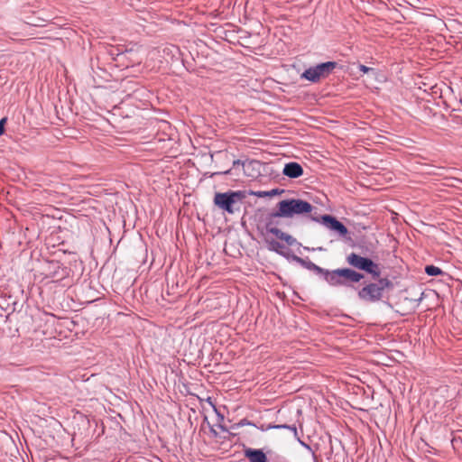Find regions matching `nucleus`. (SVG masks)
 <instances>
[{
    "instance_id": "obj_1",
    "label": "nucleus",
    "mask_w": 462,
    "mask_h": 462,
    "mask_svg": "<svg viewBox=\"0 0 462 462\" xmlns=\"http://www.w3.org/2000/svg\"><path fill=\"white\" fill-rule=\"evenodd\" d=\"M364 274L351 268L328 270L325 282L332 287H353V283L364 279Z\"/></svg>"
},
{
    "instance_id": "obj_2",
    "label": "nucleus",
    "mask_w": 462,
    "mask_h": 462,
    "mask_svg": "<svg viewBox=\"0 0 462 462\" xmlns=\"http://www.w3.org/2000/svg\"><path fill=\"white\" fill-rule=\"evenodd\" d=\"M313 206L300 199H283L278 203V210L276 216H283V217H291L294 215L310 213Z\"/></svg>"
},
{
    "instance_id": "obj_3",
    "label": "nucleus",
    "mask_w": 462,
    "mask_h": 462,
    "mask_svg": "<svg viewBox=\"0 0 462 462\" xmlns=\"http://www.w3.org/2000/svg\"><path fill=\"white\" fill-rule=\"evenodd\" d=\"M245 192L241 190H228L226 192H217L214 197V204L228 214H234L239 210L236 208L238 202L245 199Z\"/></svg>"
},
{
    "instance_id": "obj_4",
    "label": "nucleus",
    "mask_w": 462,
    "mask_h": 462,
    "mask_svg": "<svg viewBox=\"0 0 462 462\" xmlns=\"http://www.w3.org/2000/svg\"><path fill=\"white\" fill-rule=\"evenodd\" d=\"M337 67L336 61H326L306 69L300 78L312 83L319 82L321 79L328 77Z\"/></svg>"
},
{
    "instance_id": "obj_5",
    "label": "nucleus",
    "mask_w": 462,
    "mask_h": 462,
    "mask_svg": "<svg viewBox=\"0 0 462 462\" xmlns=\"http://www.w3.org/2000/svg\"><path fill=\"white\" fill-rule=\"evenodd\" d=\"M346 261L350 266L371 274L373 278H378L381 274L379 265L368 257L351 253L347 254Z\"/></svg>"
},
{
    "instance_id": "obj_6",
    "label": "nucleus",
    "mask_w": 462,
    "mask_h": 462,
    "mask_svg": "<svg viewBox=\"0 0 462 462\" xmlns=\"http://www.w3.org/2000/svg\"><path fill=\"white\" fill-rule=\"evenodd\" d=\"M311 219L322 224L326 228L335 232L341 237H345L348 234L346 226L334 216L326 214L322 215L320 217H311Z\"/></svg>"
},
{
    "instance_id": "obj_7",
    "label": "nucleus",
    "mask_w": 462,
    "mask_h": 462,
    "mask_svg": "<svg viewBox=\"0 0 462 462\" xmlns=\"http://www.w3.org/2000/svg\"><path fill=\"white\" fill-rule=\"evenodd\" d=\"M358 298L365 302H376L383 298V288L375 282H370L357 292Z\"/></svg>"
},
{
    "instance_id": "obj_8",
    "label": "nucleus",
    "mask_w": 462,
    "mask_h": 462,
    "mask_svg": "<svg viewBox=\"0 0 462 462\" xmlns=\"http://www.w3.org/2000/svg\"><path fill=\"white\" fill-rule=\"evenodd\" d=\"M266 243L269 251L276 253L290 262H293V258H295L296 254H294L290 249L286 248L284 245L274 239H266Z\"/></svg>"
},
{
    "instance_id": "obj_9",
    "label": "nucleus",
    "mask_w": 462,
    "mask_h": 462,
    "mask_svg": "<svg viewBox=\"0 0 462 462\" xmlns=\"http://www.w3.org/2000/svg\"><path fill=\"white\" fill-rule=\"evenodd\" d=\"M293 262L299 263L302 267L306 268L307 270L314 272L317 275L320 276L324 281L326 277V273H328V269L322 268L316 263H312L310 260L303 259L299 256H295L293 258Z\"/></svg>"
},
{
    "instance_id": "obj_10",
    "label": "nucleus",
    "mask_w": 462,
    "mask_h": 462,
    "mask_svg": "<svg viewBox=\"0 0 462 462\" xmlns=\"http://www.w3.org/2000/svg\"><path fill=\"white\" fill-rule=\"evenodd\" d=\"M244 455L249 462H269L266 454L260 448H245Z\"/></svg>"
},
{
    "instance_id": "obj_11",
    "label": "nucleus",
    "mask_w": 462,
    "mask_h": 462,
    "mask_svg": "<svg viewBox=\"0 0 462 462\" xmlns=\"http://www.w3.org/2000/svg\"><path fill=\"white\" fill-rule=\"evenodd\" d=\"M282 174L288 178L296 179L302 176L303 168L296 162H290L284 165Z\"/></svg>"
},
{
    "instance_id": "obj_12",
    "label": "nucleus",
    "mask_w": 462,
    "mask_h": 462,
    "mask_svg": "<svg viewBox=\"0 0 462 462\" xmlns=\"http://www.w3.org/2000/svg\"><path fill=\"white\" fill-rule=\"evenodd\" d=\"M276 214H277V211L271 212L265 217V219H264V221H265L264 227H265L266 232L273 235L274 236L278 234L277 233L278 231H281V229H279L277 227L278 221L276 220V218L283 217V216H276Z\"/></svg>"
},
{
    "instance_id": "obj_13",
    "label": "nucleus",
    "mask_w": 462,
    "mask_h": 462,
    "mask_svg": "<svg viewBox=\"0 0 462 462\" xmlns=\"http://www.w3.org/2000/svg\"><path fill=\"white\" fill-rule=\"evenodd\" d=\"M277 233L278 234L275 236L278 239L284 241L289 246H293V245L300 246L301 245V244L300 242H298L297 239L295 237H293L292 236H291L290 234H287L282 230L278 231Z\"/></svg>"
},
{
    "instance_id": "obj_14",
    "label": "nucleus",
    "mask_w": 462,
    "mask_h": 462,
    "mask_svg": "<svg viewBox=\"0 0 462 462\" xmlns=\"http://www.w3.org/2000/svg\"><path fill=\"white\" fill-rule=\"evenodd\" d=\"M283 192L282 189H273L271 190H257V191H251L250 194L257 197V198H266V197H273L275 195L281 194Z\"/></svg>"
},
{
    "instance_id": "obj_15",
    "label": "nucleus",
    "mask_w": 462,
    "mask_h": 462,
    "mask_svg": "<svg viewBox=\"0 0 462 462\" xmlns=\"http://www.w3.org/2000/svg\"><path fill=\"white\" fill-rule=\"evenodd\" d=\"M425 273L429 276H438L444 274V272L439 267L432 264L425 266Z\"/></svg>"
},
{
    "instance_id": "obj_16",
    "label": "nucleus",
    "mask_w": 462,
    "mask_h": 462,
    "mask_svg": "<svg viewBox=\"0 0 462 462\" xmlns=\"http://www.w3.org/2000/svg\"><path fill=\"white\" fill-rule=\"evenodd\" d=\"M244 426H253V427H256V424H254V422H252V421L248 420L247 419H242V420H240L238 422L234 423V424L231 426V429H232V430H238L239 428L244 427Z\"/></svg>"
},
{
    "instance_id": "obj_17",
    "label": "nucleus",
    "mask_w": 462,
    "mask_h": 462,
    "mask_svg": "<svg viewBox=\"0 0 462 462\" xmlns=\"http://www.w3.org/2000/svg\"><path fill=\"white\" fill-rule=\"evenodd\" d=\"M377 284L383 288V291L385 288L392 286V282L387 278H380Z\"/></svg>"
},
{
    "instance_id": "obj_18",
    "label": "nucleus",
    "mask_w": 462,
    "mask_h": 462,
    "mask_svg": "<svg viewBox=\"0 0 462 462\" xmlns=\"http://www.w3.org/2000/svg\"><path fill=\"white\" fill-rule=\"evenodd\" d=\"M297 441L300 444V446H302L304 448H306L308 451L311 452L313 457H315V454H314V451L312 450L311 447L307 444L306 442H304L303 440L300 439V438L299 437L298 439H296Z\"/></svg>"
},
{
    "instance_id": "obj_19",
    "label": "nucleus",
    "mask_w": 462,
    "mask_h": 462,
    "mask_svg": "<svg viewBox=\"0 0 462 462\" xmlns=\"http://www.w3.org/2000/svg\"><path fill=\"white\" fill-rule=\"evenodd\" d=\"M357 68H358V69H359L360 71H362L363 73H367V72H369V71L374 70V69H373V68L366 67L365 65H363V64H359V65L357 66Z\"/></svg>"
},
{
    "instance_id": "obj_20",
    "label": "nucleus",
    "mask_w": 462,
    "mask_h": 462,
    "mask_svg": "<svg viewBox=\"0 0 462 462\" xmlns=\"http://www.w3.org/2000/svg\"><path fill=\"white\" fill-rule=\"evenodd\" d=\"M6 121H7L6 117H3L0 120V136L5 134V125Z\"/></svg>"
},
{
    "instance_id": "obj_21",
    "label": "nucleus",
    "mask_w": 462,
    "mask_h": 462,
    "mask_svg": "<svg viewBox=\"0 0 462 462\" xmlns=\"http://www.w3.org/2000/svg\"><path fill=\"white\" fill-rule=\"evenodd\" d=\"M257 429H259L261 431H266V430H273V423H269L267 425H261V426H257L256 427Z\"/></svg>"
},
{
    "instance_id": "obj_22",
    "label": "nucleus",
    "mask_w": 462,
    "mask_h": 462,
    "mask_svg": "<svg viewBox=\"0 0 462 462\" xmlns=\"http://www.w3.org/2000/svg\"><path fill=\"white\" fill-rule=\"evenodd\" d=\"M287 430L289 429V424H273V430Z\"/></svg>"
},
{
    "instance_id": "obj_23",
    "label": "nucleus",
    "mask_w": 462,
    "mask_h": 462,
    "mask_svg": "<svg viewBox=\"0 0 462 462\" xmlns=\"http://www.w3.org/2000/svg\"><path fill=\"white\" fill-rule=\"evenodd\" d=\"M288 430H291L293 433L295 439H298L300 437L299 434H298L297 427L294 424L289 425V429Z\"/></svg>"
},
{
    "instance_id": "obj_24",
    "label": "nucleus",
    "mask_w": 462,
    "mask_h": 462,
    "mask_svg": "<svg viewBox=\"0 0 462 462\" xmlns=\"http://www.w3.org/2000/svg\"><path fill=\"white\" fill-rule=\"evenodd\" d=\"M239 165L245 166V162H242L241 160H235L233 162V168H236V166Z\"/></svg>"
},
{
    "instance_id": "obj_25",
    "label": "nucleus",
    "mask_w": 462,
    "mask_h": 462,
    "mask_svg": "<svg viewBox=\"0 0 462 462\" xmlns=\"http://www.w3.org/2000/svg\"><path fill=\"white\" fill-rule=\"evenodd\" d=\"M214 411H215V412L217 413V418H218V420H219V421L224 420V415H223V414H221V413L217 411V409L216 407H214Z\"/></svg>"
},
{
    "instance_id": "obj_26",
    "label": "nucleus",
    "mask_w": 462,
    "mask_h": 462,
    "mask_svg": "<svg viewBox=\"0 0 462 462\" xmlns=\"http://www.w3.org/2000/svg\"><path fill=\"white\" fill-rule=\"evenodd\" d=\"M217 427H218V428H219L223 432H227V431H228V430L226 429V426H224V425H222L221 423H219V424L217 425Z\"/></svg>"
},
{
    "instance_id": "obj_27",
    "label": "nucleus",
    "mask_w": 462,
    "mask_h": 462,
    "mask_svg": "<svg viewBox=\"0 0 462 462\" xmlns=\"http://www.w3.org/2000/svg\"><path fill=\"white\" fill-rule=\"evenodd\" d=\"M230 171H231V170L229 169V170H226V171H222V172H216V173H213V175H217V174H224V175H227V174H229V173H230Z\"/></svg>"
},
{
    "instance_id": "obj_28",
    "label": "nucleus",
    "mask_w": 462,
    "mask_h": 462,
    "mask_svg": "<svg viewBox=\"0 0 462 462\" xmlns=\"http://www.w3.org/2000/svg\"><path fill=\"white\" fill-rule=\"evenodd\" d=\"M210 432L212 433V435L214 437H217V432L215 430V429L213 427H210Z\"/></svg>"
},
{
    "instance_id": "obj_29",
    "label": "nucleus",
    "mask_w": 462,
    "mask_h": 462,
    "mask_svg": "<svg viewBox=\"0 0 462 462\" xmlns=\"http://www.w3.org/2000/svg\"><path fill=\"white\" fill-rule=\"evenodd\" d=\"M278 458H279L280 460H282V461H283V460H285V459H284V457H279Z\"/></svg>"
}]
</instances>
